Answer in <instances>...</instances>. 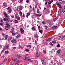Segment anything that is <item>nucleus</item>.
I'll list each match as a JSON object with an SVG mask.
<instances>
[{
  "label": "nucleus",
  "instance_id": "nucleus-17",
  "mask_svg": "<svg viewBox=\"0 0 65 65\" xmlns=\"http://www.w3.org/2000/svg\"><path fill=\"white\" fill-rule=\"evenodd\" d=\"M11 11H12V10H11V9L8 10V12L9 13H11Z\"/></svg>",
  "mask_w": 65,
  "mask_h": 65
},
{
  "label": "nucleus",
  "instance_id": "nucleus-44",
  "mask_svg": "<svg viewBox=\"0 0 65 65\" xmlns=\"http://www.w3.org/2000/svg\"><path fill=\"white\" fill-rule=\"evenodd\" d=\"M30 14L29 13H27V15L28 16H29V15H30Z\"/></svg>",
  "mask_w": 65,
  "mask_h": 65
},
{
  "label": "nucleus",
  "instance_id": "nucleus-62",
  "mask_svg": "<svg viewBox=\"0 0 65 65\" xmlns=\"http://www.w3.org/2000/svg\"><path fill=\"white\" fill-rule=\"evenodd\" d=\"M53 2V0L51 1H50V2L51 3H52Z\"/></svg>",
  "mask_w": 65,
  "mask_h": 65
},
{
  "label": "nucleus",
  "instance_id": "nucleus-61",
  "mask_svg": "<svg viewBox=\"0 0 65 65\" xmlns=\"http://www.w3.org/2000/svg\"><path fill=\"white\" fill-rule=\"evenodd\" d=\"M23 18H25V14H23Z\"/></svg>",
  "mask_w": 65,
  "mask_h": 65
},
{
  "label": "nucleus",
  "instance_id": "nucleus-27",
  "mask_svg": "<svg viewBox=\"0 0 65 65\" xmlns=\"http://www.w3.org/2000/svg\"><path fill=\"white\" fill-rule=\"evenodd\" d=\"M19 9L20 10H22V7L21 6H20L19 7Z\"/></svg>",
  "mask_w": 65,
  "mask_h": 65
},
{
  "label": "nucleus",
  "instance_id": "nucleus-19",
  "mask_svg": "<svg viewBox=\"0 0 65 65\" xmlns=\"http://www.w3.org/2000/svg\"><path fill=\"white\" fill-rule=\"evenodd\" d=\"M40 56V54H38V55H37L36 56V57H39Z\"/></svg>",
  "mask_w": 65,
  "mask_h": 65
},
{
  "label": "nucleus",
  "instance_id": "nucleus-18",
  "mask_svg": "<svg viewBox=\"0 0 65 65\" xmlns=\"http://www.w3.org/2000/svg\"><path fill=\"white\" fill-rule=\"evenodd\" d=\"M21 37V35H20L18 34L16 36L17 38H18V37Z\"/></svg>",
  "mask_w": 65,
  "mask_h": 65
},
{
  "label": "nucleus",
  "instance_id": "nucleus-11",
  "mask_svg": "<svg viewBox=\"0 0 65 65\" xmlns=\"http://www.w3.org/2000/svg\"><path fill=\"white\" fill-rule=\"evenodd\" d=\"M51 7V5L50 4H48L47 5V8H50Z\"/></svg>",
  "mask_w": 65,
  "mask_h": 65
},
{
  "label": "nucleus",
  "instance_id": "nucleus-39",
  "mask_svg": "<svg viewBox=\"0 0 65 65\" xmlns=\"http://www.w3.org/2000/svg\"><path fill=\"white\" fill-rule=\"evenodd\" d=\"M8 9H9V10H10V9H11V8H10V7H8L7 8Z\"/></svg>",
  "mask_w": 65,
  "mask_h": 65
},
{
  "label": "nucleus",
  "instance_id": "nucleus-40",
  "mask_svg": "<svg viewBox=\"0 0 65 65\" xmlns=\"http://www.w3.org/2000/svg\"><path fill=\"white\" fill-rule=\"evenodd\" d=\"M43 53H46V51H45V50H44L43 51Z\"/></svg>",
  "mask_w": 65,
  "mask_h": 65
},
{
  "label": "nucleus",
  "instance_id": "nucleus-54",
  "mask_svg": "<svg viewBox=\"0 0 65 65\" xmlns=\"http://www.w3.org/2000/svg\"><path fill=\"white\" fill-rule=\"evenodd\" d=\"M12 35H13V36H14V35H15V33H12Z\"/></svg>",
  "mask_w": 65,
  "mask_h": 65
},
{
  "label": "nucleus",
  "instance_id": "nucleus-46",
  "mask_svg": "<svg viewBox=\"0 0 65 65\" xmlns=\"http://www.w3.org/2000/svg\"><path fill=\"white\" fill-rule=\"evenodd\" d=\"M25 58H26V59L27 60V59H29V57L28 56L26 57Z\"/></svg>",
  "mask_w": 65,
  "mask_h": 65
},
{
  "label": "nucleus",
  "instance_id": "nucleus-37",
  "mask_svg": "<svg viewBox=\"0 0 65 65\" xmlns=\"http://www.w3.org/2000/svg\"><path fill=\"white\" fill-rule=\"evenodd\" d=\"M3 23H0V26H3Z\"/></svg>",
  "mask_w": 65,
  "mask_h": 65
},
{
  "label": "nucleus",
  "instance_id": "nucleus-23",
  "mask_svg": "<svg viewBox=\"0 0 65 65\" xmlns=\"http://www.w3.org/2000/svg\"><path fill=\"white\" fill-rule=\"evenodd\" d=\"M11 39H12V37H10L8 38V40H11Z\"/></svg>",
  "mask_w": 65,
  "mask_h": 65
},
{
  "label": "nucleus",
  "instance_id": "nucleus-52",
  "mask_svg": "<svg viewBox=\"0 0 65 65\" xmlns=\"http://www.w3.org/2000/svg\"><path fill=\"white\" fill-rule=\"evenodd\" d=\"M50 44L52 46H53L54 45H53V44L52 43H50Z\"/></svg>",
  "mask_w": 65,
  "mask_h": 65
},
{
  "label": "nucleus",
  "instance_id": "nucleus-63",
  "mask_svg": "<svg viewBox=\"0 0 65 65\" xmlns=\"http://www.w3.org/2000/svg\"><path fill=\"white\" fill-rule=\"evenodd\" d=\"M13 48L14 50H15V49H16V47H14Z\"/></svg>",
  "mask_w": 65,
  "mask_h": 65
},
{
  "label": "nucleus",
  "instance_id": "nucleus-47",
  "mask_svg": "<svg viewBox=\"0 0 65 65\" xmlns=\"http://www.w3.org/2000/svg\"><path fill=\"white\" fill-rule=\"evenodd\" d=\"M57 27V26H55L53 27V28L54 29H55V28H56Z\"/></svg>",
  "mask_w": 65,
  "mask_h": 65
},
{
  "label": "nucleus",
  "instance_id": "nucleus-59",
  "mask_svg": "<svg viewBox=\"0 0 65 65\" xmlns=\"http://www.w3.org/2000/svg\"><path fill=\"white\" fill-rule=\"evenodd\" d=\"M35 43L37 44V41H36V40H35Z\"/></svg>",
  "mask_w": 65,
  "mask_h": 65
},
{
  "label": "nucleus",
  "instance_id": "nucleus-8",
  "mask_svg": "<svg viewBox=\"0 0 65 65\" xmlns=\"http://www.w3.org/2000/svg\"><path fill=\"white\" fill-rule=\"evenodd\" d=\"M34 15H36L37 16H39V17H40V16H41L42 15V14H38L35 13Z\"/></svg>",
  "mask_w": 65,
  "mask_h": 65
},
{
  "label": "nucleus",
  "instance_id": "nucleus-56",
  "mask_svg": "<svg viewBox=\"0 0 65 65\" xmlns=\"http://www.w3.org/2000/svg\"><path fill=\"white\" fill-rule=\"evenodd\" d=\"M36 37H38V35H36Z\"/></svg>",
  "mask_w": 65,
  "mask_h": 65
},
{
  "label": "nucleus",
  "instance_id": "nucleus-15",
  "mask_svg": "<svg viewBox=\"0 0 65 65\" xmlns=\"http://www.w3.org/2000/svg\"><path fill=\"white\" fill-rule=\"evenodd\" d=\"M42 30H40V29H39V31L40 33H41V34H42Z\"/></svg>",
  "mask_w": 65,
  "mask_h": 65
},
{
  "label": "nucleus",
  "instance_id": "nucleus-33",
  "mask_svg": "<svg viewBox=\"0 0 65 65\" xmlns=\"http://www.w3.org/2000/svg\"><path fill=\"white\" fill-rule=\"evenodd\" d=\"M21 33L22 34H23L24 33V30H23L21 31Z\"/></svg>",
  "mask_w": 65,
  "mask_h": 65
},
{
  "label": "nucleus",
  "instance_id": "nucleus-57",
  "mask_svg": "<svg viewBox=\"0 0 65 65\" xmlns=\"http://www.w3.org/2000/svg\"><path fill=\"white\" fill-rule=\"evenodd\" d=\"M2 35L3 36H5L6 35H5V34H3Z\"/></svg>",
  "mask_w": 65,
  "mask_h": 65
},
{
  "label": "nucleus",
  "instance_id": "nucleus-14",
  "mask_svg": "<svg viewBox=\"0 0 65 65\" xmlns=\"http://www.w3.org/2000/svg\"><path fill=\"white\" fill-rule=\"evenodd\" d=\"M3 5L4 6V7H6L7 6V5H6V4L5 3H4L3 4Z\"/></svg>",
  "mask_w": 65,
  "mask_h": 65
},
{
  "label": "nucleus",
  "instance_id": "nucleus-45",
  "mask_svg": "<svg viewBox=\"0 0 65 65\" xmlns=\"http://www.w3.org/2000/svg\"><path fill=\"white\" fill-rule=\"evenodd\" d=\"M37 5H38V4H37L36 5L35 7V8L37 7Z\"/></svg>",
  "mask_w": 65,
  "mask_h": 65
},
{
  "label": "nucleus",
  "instance_id": "nucleus-53",
  "mask_svg": "<svg viewBox=\"0 0 65 65\" xmlns=\"http://www.w3.org/2000/svg\"><path fill=\"white\" fill-rule=\"evenodd\" d=\"M0 21H1V22H2V23H3V20L1 19Z\"/></svg>",
  "mask_w": 65,
  "mask_h": 65
},
{
  "label": "nucleus",
  "instance_id": "nucleus-29",
  "mask_svg": "<svg viewBox=\"0 0 65 65\" xmlns=\"http://www.w3.org/2000/svg\"><path fill=\"white\" fill-rule=\"evenodd\" d=\"M52 43H53V44H55V43H56V42L54 41H52Z\"/></svg>",
  "mask_w": 65,
  "mask_h": 65
},
{
  "label": "nucleus",
  "instance_id": "nucleus-34",
  "mask_svg": "<svg viewBox=\"0 0 65 65\" xmlns=\"http://www.w3.org/2000/svg\"><path fill=\"white\" fill-rule=\"evenodd\" d=\"M57 47H60V45L59 44H58L57 46Z\"/></svg>",
  "mask_w": 65,
  "mask_h": 65
},
{
  "label": "nucleus",
  "instance_id": "nucleus-28",
  "mask_svg": "<svg viewBox=\"0 0 65 65\" xmlns=\"http://www.w3.org/2000/svg\"><path fill=\"white\" fill-rule=\"evenodd\" d=\"M17 57L18 59H19L21 57V56H20V55H18L17 56Z\"/></svg>",
  "mask_w": 65,
  "mask_h": 65
},
{
  "label": "nucleus",
  "instance_id": "nucleus-51",
  "mask_svg": "<svg viewBox=\"0 0 65 65\" xmlns=\"http://www.w3.org/2000/svg\"><path fill=\"white\" fill-rule=\"evenodd\" d=\"M29 2V0H26L27 3H28V2Z\"/></svg>",
  "mask_w": 65,
  "mask_h": 65
},
{
  "label": "nucleus",
  "instance_id": "nucleus-22",
  "mask_svg": "<svg viewBox=\"0 0 65 65\" xmlns=\"http://www.w3.org/2000/svg\"><path fill=\"white\" fill-rule=\"evenodd\" d=\"M5 51V49H3L2 51H1V53H4Z\"/></svg>",
  "mask_w": 65,
  "mask_h": 65
},
{
  "label": "nucleus",
  "instance_id": "nucleus-26",
  "mask_svg": "<svg viewBox=\"0 0 65 65\" xmlns=\"http://www.w3.org/2000/svg\"><path fill=\"white\" fill-rule=\"evenodd\" d=\"M26 46L28 47H31V46L30 45H26Z\"/></svg>",
  "mask_w": 65,
  "mask_h": 65
},
{
  "label": "nucleus",
  "instance_id": "nucleus-43",
  "mask_svg": "<svg viewBox=\"0 0 65 65\" xmlns=\"http://www.w3.org/2000/svg\"><path fill=\"white\" fill-rule=\"evenodd\" d=\"M6 47L7 49H8V48H9V46H6Z\"/></svg>",
  "mask_w": 65,
  "mask_h": 65
},
{
  "label": "nucleus",
  "instance_id": "nucleus-21",
  "mask_svg": "<svg viewBox=\"0 0 65 65\" xmlns=\"http://www.w3.org/2000/svg\"><path fill=\"white\" fill-rule=\"evenodd\" d=\"M57 53L58 54H59L60 53V50H58L57 51Z\"/></svg>",
  "mask_w": 65,
  "mask_h": 65
},
{
  "label": "nucleus",
  "instance_id": "nucleus-20",
  "mask_svg": "<svg viewBox=\"0 0 65 65\" xmlns=\"http://www.w3.org/2000/svg\"><path fill=\"white\" fill-rule=\"evenodd\" d=\"M5 39H7V38H8V36L7 35H6L5 36Z\"/></svg>",
  "mask_w": 65,
  "mask_h": 65
},
{
  "label": "nucleus",
  "instance_id": "nucleus-38",
  "mask_svg": "<svg viewBox=\"0 0 65 65\" xmlns=\"http://www.w3.org/2000/svg\"><path fill=\"white\" fill-rule=\"evenodd\" d=\"M58 19V17H56L54 19V20L56 21V20H57Z\"/></svg>",
  "mask_w": 65,
  "mask_h": 65
},
{
  "label": "nucleus",
  "instance_id": "nucleus-5",
  "mask_svg": "<svg viewBox=\"0 0 65 65\" xmlns=\"http://www.w3.org/2000/svg\"><path fill=\"white\" fill-rule=\"evenodd\" d=\"M14 28H12L11 30V31H10V32L12 33H13L14 32Z\"/></svg>",
  "mask_w": 65,
  "mask_h": 65
},
{
  "label": "nucleus",
  "instance_id": "nucleus-55",
  "mask_svg": "<svg viewBox=\"0 0 65 65\" xmlns=\"http://www.w3.org/2000/svg\"><path fill=\"white\" fill-rule=\"evenodd\" d=\"M40 26H38V29H39H39H40Z\"/></svg>",
  "mask_w": 65,
  "mask_h": 65
},
{
  "label": "nucleus",
  "instance_id": "nucleus-32",
  "mask_svg": "<svg viewBox=\"0 0 65 65\" xmlns=\"http://www.w3.org/2000/svg\"><path fill=\"white\" fill-rule=\"evenodd\" d=\"M5 53L6 54H8V51H5Z\"/></svg>",
  "mask_w": 65,
  "mask_h": 65
},
{
  "label": "nucleus",
  "instance_id": "nucleus-49",
  "mask_svg": "<svg viewBox=\"0 0 65 65\" xmlns=\"http://www.w3.org/2000/svg\"><path fill=\"white\" fill-rule=\"evenodd\" d=\"M17 16H18V15L17 14H16L15 15V18H17Z\"/></svg>",
  "mask_w": 65,
  "mask_h": 65
},
{
  "label": "nucleus",
  "instance_id": "nucleus-36",
  "mask_svg": "<svg viewBox=\"0 0 65 65\" xmlns=\"http://www.w3.org/2000/svg\"><path fill=\"white\" fill-rule=\"evenodd\" d=\"M15 23H18V21L17 20H16L15 21Z\"/></svg>",
  "mask_w": 65,
  "mask_h": 65
},
{
  "label": "nucleus",
  "instance_id": "nucleus-35",
  "mask_svg": "<svg viewBox=\"0 0 65 65\" xmlns=\"http://www.w3.org/2000/svg\"><path fill=\"white\" fill-rule=\"evenodd\" d=\"M3 20L4 22H5L6 21V18H4L3 19Z\"/></svg>",
  "mask_w": 65,
  "mask_h": 65
},
{
  "label": "nucleus",
  "instance_id": "nucleus-60",
  "mask_svg": "<svg viewBox=\"0 0 65 65\" xmlns=\"http://www.w3.org/2000/svg\"><path fill=\"white\" fill-rule=\"evenodd\" d=\"M11 18H14V16H13V15L11 16Z\"/></svg>",
  "mask_w": 65,
  "mask_h": 65
},
{
  "label": "nucleus",
  "instance_id": "nucleus-41",
  "mask_svg": "<svg viewBox=\"0 0 65 65\" xmlns=\"http://www.w3.org/2000/svg\"><path fill=\"white\" fill-rule=\"evenodd\" d=\"M17 19L18 20H20V17H18L17 18Z\"/></svg>",
  "mask_w": 65,
  "mask_h": 65
},
{
  "label": "nucleus",
  "instance_id": "nucleus-25",
  "mask_svg": "<svg viewBox=\"0 0 65 65\" xmlns=\"http://www.w3.org/2000/svg\"><path fill=\"white\" fill-rule=\"evenodd\" d=\"M20 31L21 32V31H24V30H23V28H21L20 29Z\"/></svg>",
  "mask_w": 65,
  "mask_h": 65
},
{
  "label": "nucleus",
  "instance_id": "nucleus-9",
  "mask_svg": "<svg viewBox=\"0 0 65 65\" xmlns=\"http://www.w3.org/2000/svg\"><path fill=\"white\" fill-rule=\"evenodd\" d=\"M11 42L13 43V42H14V43H16L17 42V41L16 40L13 39V40H12L11 41Z\"/></svg>",
  "mask_w": 65,
  "mask_h": 65
},
{
  "label": "nucleus",
  "instance_id": "nucleus-10",
  "mask_svg": "<svg viewBox=\"0 0 65 65\" xmlns=\"http://www.w3.org/2000/svg\"><path fill=\"white\" fill-rule=\"evenodd\" d=\"M60 13H61V9H60L58 11V15H59L60 14Z\"/></svg>",
  "mask_w": 65,
  "mask_h": 65
},
{
  "label": "nucleus",
  "instance_id": "nucleus-48",
  "mask_svg": "<svg viewBox=\"0 0 65 65\" xmlns=\"http://www.w3.org/2000/svg\"><path fill=\"white\" fill-rule=\"evenodd\" d=\"M51 3L50 2V1L48 3V4H51Z\"/></svg>",
  "mask_w": 65,
  "mask_h": 65
},
{
  "label": "nucleus",
  "instance_id": "nucleus-50",
  "mask_svg": "<svg viewBox=\"0 0 65 65\" xmlns=\"http://www.w3.org/2000/svg\"><path fill=\"white\" fill-rule=\"evenodd\" d=\"M59 6V8H60L61 9V8H62V7H61V6L60 5L59 6Z\"/></svg>",
  "mask_w": 65,
  "mask_h": 65
},
{
  "label": "nucleus",
  "instance_id": "nucleus-31",
  "mask_svg": "<svg viewBox=\"0 0 65 65\" xmlns=\"http://www.w3.org/2000/svg\"><path fill=\"white\" fill-rule=\"evenodd\" d=\"M26 52H28L29 51V50L28 49H26L25 50Z\"/></svg>",
  "mask_w": 65,
  "mask_h": 65
},
{
  "label": "nucleus",
  "instance_id": "nucleus-64",
  "mask_svg": "<svg viewBox=\"0 0 65 65\" xmlns=\"http://www.w3.org/2000/svg\"><path fill=\"white\" fill-rule=\"evenodd\" d=\"M0 65H3V63H2L0 64Z\"/></svg>",
  "mask_w": 65,
  "mask_h": 65
},
{
  "label": "nucleus",
  "instance_id": "nucleus-7",
  "mask_svg": "<svg viewBox=\"0 0 65 65\" xmlns=\"http://www.w3.org/2000/svg\"><path fill=\"white\" fill-rule=\"evenodd\" d=\"M46 41H47V42H50L51 41V39L50 38H48L47 39H45Z\"/></svg>",
  "mask_w": 65,
  "mask_h": 65
},
{
  "label": "nucleus",
  "instance_id": "nucleus-13",
  "mask_svg": "<svg viewBox=\"0 0 65 65\" xmlns=\"http://www.w3.org/2000/svg\"><path fill=\"white\" fill-rule=\"evenodd\" d=\"M27 61H28L29 62H33V60H31V59H29L27 60Z\"/></svg>",
  "mask_w": 65,
  "mask_h": 65
},
{
  "label": "nucleus",
  "instance_id": "nucleus-3",
  "mask_svg": "<svg viewBox=\"0 0 65 65\" xmlns=\"http://www.w3.org/2000/svg\"><path fill=\"white\" fill-rule=\"evenodd\" d=\"M42 62V64L43 65H45V63L44 62V60L43 59H42L41 60Z\"/></svg>",
  "mask_w": 65,
  "mask_h": 65
},
{
  "label": "nucleus",
  "instance_id": "nucleus-16",
  "mask_svg": "<svg viewBox=\"0 0 65 65\" xmlns=\"http://www.w3.org/2000/svg\"><path fill=\"white\" fill-rule=\"evenodd\" d=\"M60 3L61 4H65V1H63L61 2H60Z\"/></svg>",
  "mask_w": 65,
  "mask_h": 65
},
{
  "label": "nucleus",
  "instance_id": "nucleus-58",
  "mask_svg": "<svg viewBox=\"0 0 65 65\" xmlns=\"http://www.w3.org/2000/svg\"><path fill=\"white\" fill-rule=\"evenodd\" d=\"M38 50H39L38 48L37 49H36V52H38Z\"/></svg>",
  "mask_w": 65,
  "mask_h": 65
},
{
  "label": "nucleus",
  "instance_id": "nucleus-1",
  "mask_svg": "<svg viewBox=\"0 0 65 65\" xmlns=\"http://www.w3.org/2000/svg\"><path fill=\"white\" fill-rule=\"evenodd\" d=\"M4 14L5 16V17H6V18H9V17L8 15V14H7V13H6V12H4Z\"/></svg>",
  "mask_w": 65,
  "mask_h": 65
},
{
  "label": "nucleus",
  "instance_id": "nucleus-12",
  "mask_svg": "<svg viewBox=\"0 0 65 65\" xmlns=\"http://www.w3.org/2000/svg\"><path fill=\"white\" fill-rule=\"evenodd\" d=\"M20 14L21 17H23V14H22V11L20 12Z\"/></svg>",
  "mask_w": 65,
  "mask_h": 65
},
{
  "label": "nucleus",
  "instance_id": "nucleus-4",
  "mask_svg": "<svg viewBox=\"0 0 65 65\" xmlns=\"http://www.w3.org/2000/svg\"><path fill=\"white\" fill-rule=\"evenodd\" d=\"M20 62V61L19 60H18L16 62L15 65H19V63Z\"/></svg>",
  "mask_w": 65,
  "mask_h": 65
},
{
  "label": "nucleus",
  "instance_id": "nucleus-24",
  "mask_svg": "<svg viewBox=\"0 0 65 65\" xmlns=\"http://www.w3.org/2000/svg\"><path fill=\"white\" fill-rule=\"evenodd\" d=\"M50 12V11H48L45 13V14H48Z\"/></svg>",
  "mask_w": 65,
  "mask_h": 65
},
{
  "label": "nucleus",
  "instance_id": "nucleus-30",
  "mask_svg": "<svg viewBox=\"0 0 65 65\" xmlns=\"http://www.w3.org/2000/svg\"><path fill=\"white\" fill-rule=\"evenodd\" d=\"M65 9L64 8L63 9L62 11V12H63V13H64V12H65Z\"/></svg>",
  "mask_w": 65,
  "mask_h": 65
},
{
  "label": "nucleus",
  "instance_id": "nucleus-42",
  "mask_svg": "<svg viewBox=\"0 0 65 65\" xmlns=\"http://www.w3.org/2000/svg\"><path fill=\"white\" fill-rule=\"evenodd\" d=\"M32 29L33 30H35V27H32Z\"/></svg>",
  "mask_w": 65,
  "mask_h": 65
},
{
  "label": "nucleus",
  "instance_id": "nucleus-2",
  "mask_svg": "<svg viewBox=\"0 0 65 65\" xmlns=\"http://www.w3.org/2000/svg\"><path fill=\"white\" fill-rule=\"evenodd\" d=\"M9 17L6 18V22L7 23H9V19H10Z\"/></svg>",
  "mask_w": 65,
  "mask_h": 65
},
{
  "label": "nucleus",
  "instance_id": "nucleus-6",
  "mask_svg": "<svg viewBox=\"0 0 65 65\" xmlns=\"http://www.w3.org/2000/svg\"><path fill=\"white\" fill-rule=\"evenodd\" d=\"M9 27H10L9 25L8 24H6V26L5 27V28H8Z\"/></svg>",
  "mask_w": 65,
  "mask_h": 65
}]
</instances>
